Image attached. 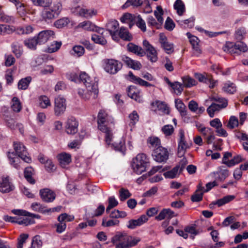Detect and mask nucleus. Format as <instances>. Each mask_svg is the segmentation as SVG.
<instances>
[{
    "label": "nucleus",
    "mask_w": 248,
    "mask_h": 248,
    "mask_svg": "<svg viewBox=\"0 0 248 248\" xmlns=\"http://www.w3.org/2000/svg\"><path fill=\"white\" fill-rule=\"evenodd\" d=\"M1 33L2 35L10 34L14 32L16 33L17 28L13 26L2 24Z\"/></svg>",
    "instance_id": "obj_42"
},
{
    "label": "nucleus",
    "mask_w": 248,
    "mask_h": 248,
    "mask_svg": "<svg viewBox=\"0 0 248 248\" xmlns=\"http://www.w3.org/2000/svg\"><path fill=\"white\" fill-rule=\"evenodd\" d=\"M127 50L139 56L142 57L145 55V52L141 46L136 45L132 43H129L127 45Z\"/></svg>",
    "instance_id": "obj_21"
},
{
    "label": "nucleus",
    "mask_w": 248,
    "mask_h": 248,
    "mask_svg": "<svg viewBox=\"0 0 248 248\" xmlns=\"http://www.w3.org/2000/svg\"><path fill=\"white\" fill-rule=\"evenodd\" d=\"M134 22L136 25L143 32L146 31V27L145 21L140 15L134 16Z\"/></svg>",
    "instance_id": "obj_39"
},
{
    "label": "nucleus",
    "mask_w": 248,
    "mask_h": 248,
    "mask_svg": "<svg viewBox=\"0 0 248 248\" xmlns=\"http://www.w3.org/2000/svg\"><path fill=\"white\" fill-rule=\"evenodd\" d=\"M62 9V4L60 1L53 2V6L50 9H45L42 12V17L47 21L57 18Z\"/></svg>",
    "instance_id": "obj_5"
},
{
    "label": "nucleus",
    "mask_w": 248,
    "mask_h": 248,
    "mask_svg": "<svg viewBox=\"0 0 248 248\" xmlns=\"http://www.w3.org/2000/svg\"><path fill=\"white\" fill-rule=\"evenodd\" d=\"M159 42L166 53L170 54L174 52L173 44L168 42L167 37L163 33L159 34Z\"/></svg>",
    "instance_id": "obj_14"
},
{
    "label": "nucleus",
    "mask_w": 248,
    "mask_h": 248,
    "mask_svg": "<svg viewBox=\"0 0 248 248\" xmlns=\"http://www.w3.org/2000/svg\"><path fill=\"white\" fill-rule=\"evenodd\" d=\"M184 87L190 88L196 84V81L193 78L189 76H186L182 78Z\"/></svg>",
    "instance_id": "obj_46"
},
{
    "label": "nucleus",
    "mask_w": 248,
    "mask_h": 248,
    "mask_svg": "<svg viewBox=\"0 0 248 248\" xmlns=\"http://www.w3.org/2000/svg\"><path fill=\"white\" fill-rule=\"evenodd\" d=\"M14 148L18 157L27 163L31 162V158L28 156V153L26 148L22 143L15 142L14 143Z\"/></svg>",
    "instance_id": "obj_9"
},
{
    "label": "nucleus",
    "mask_w": 248,
    "mask_h": 248,
    "mask_svg": "<svg viewBox=\"0 0 248 248\" xmlns=\"http://www.w3.org/2000/svg\"><path fill=\"white\" fill-rule=\"evenodd\" d=\"M120 194V199L122 201H124L129 198L131 194L129 192L128 189H125L124 188H121L119 190Z\"/></svg>",
    "instance_id": "obj_55"
},
{
    "label": "nucleus",
    "mask_w": 248,
    "mask_h": 248,
    "mask_svg": "<svg viewBox=\"0 0 248 248\" xmlns=\"http://www.w3.org/2000/svg\"><path fill=\"white\" fill-rule=\"evenodd\" d=\"M238 119L235 116H231L229 119L227 127L230 129H233L238 125Z\"/></svg>",
    "instance_id": "obj_63"
},
{
    "label": "nucleus",
    "mask_w": 248,
    "mask_h": 248,
    "mask_svg": "<svg viewBox=\"0 0 248 248\" xmlns=\"http://www.w3.org/2000/svg\"><path fill=\"white\" fill-rule=\"evenodd\" d=\"M179 173V166H175L170 170L165 172L164 175L165 178L172 179L176 177Z\"/></svg>",
    "instance_id": "obj_45"
},
{
    "label": "nucleus",
    "mask_w": 248,
    "mask_h": 248,
    "mask_svg": "<svg viewBox=\"0 0 248 248\" xmlns=\"http://www.w3.org/2000/svg\"><path fill=\"white\" fill-rule=\"evenodd\" d=\"M78 122L74 117L69 118L66 123L65 130L68 134H74L78 131Z\"/></svg>",
    "instance_id": "obj_18"
},
{
    "label": "nucleus",
    "mask_w": 248,
    "mask_h": 248,
    "mask_svg": "<svg viewBox=\"0 0 248 248\" xmlns=\"http://www.w3.org/2000/svg\"><path fill=\"white\" fill-rule=\"evenodd\" d=\"M40 106L43 108H46L51 105L49 98L46 96H42L39 98Z\"/></svg>",
    "instance_id": "obj_52"
},
{
    "label": "nucleus",
    "mask_w": 248,
    "mask_h": 248,
    "mask_svg": "<svg viewBox=\"0 0 248 248\" xmlns=\"http://www.w3.org/2000/svg\"><path fill=\"white\" fill-rule=\"evenodd\" d=\"M111 241L116 244V248H128L136 245L140 239L133 237L125 233L118 232L112 238Z\"/></svg>",
    "instance_id": "obj_3"
},
{
    "label": "nucleus",
    "mask_w": 248,
    "mask_h": 248,
    "mask_svg": "<svg viewBox=\"0 0 248 248\" xmlns=\"http://www.w3.org/2000/svg\"><path fill=\"white\" fill-rule=\"evenodd\" d=\"M74 219L73 216L68 215L66 213L62 214L58 217V220L63 221L66 223V222L72 221Z\"/></svg>",
    "instance_id": "obj_58"
},
{
    "label": "nucleus",
    "mask_w": 248,
    "mask_h": 248,
    "mask_svg": "<svg viewBox=\"0 0 248 248\" xmlns=\"http://www.w3.org/2000/svg\"><path fill=\"white\" fill-rule=\"evenodd\" d=\"M14 189V186L10 181L8 176L2 177L0 178V191L8 193Z\"/></svg>",
    "instance_id": "obj_15"
},
{
    "label": "nucleus",
    "mask_w": 248,
    "mask_h": 248,
    "mask_svg": "<svg viewBox=\"0 0 248 248\" xmlns=\"http://www.w3.org/2000/svg\"><path fill=\"white\" fill-rule=\"evenodd\" d=\"M141 0H127L126 2L123 5V8H126L130 5L138 7L140 6L142 4Z\"/></svg>",
    "instance_id": "obj_51"
},
{
    "label": "nucleus",
    "mask_w": 248,
    "mask_h": 248,
    "mask_svg": "<svg viewBox=\"0 0 248 248\" xmlns=\"http://www.w3.org/2000/svg\"><path fill=\"white\" fill-rule=\"evenodd\" d=\"M6 125L11 129H15L16 127H18L21 133H23V126L20 124H16L15 120L13 118H9L6 120Z\"/></svg>",
    "instance_id": "obj_30"
},
{
    "label": "nucleus",
    "mask_w": 248,
    "mask_h": 248,
    "mask_svg": "<svg viewBox=\"0 0 248 248\" xmlns=\"http://www.w3.org/2000/svg\"><path fill=\"white\" fill-rule=\"evenodd\" d=\"M120 221L117 219H110L107 221L106 219L103 218L102 225L104 227H111L117 226L119 224Z\"/></svg>",
    "instance_id": "obj_53"
},
{
    "label": "nucleus",
    "mask_w": 248,
    "mask_h": 248,
    "mask_svg": "<svg viewBox=\"0 0 248 248\" xmlns=\"http://www.w3.org/2000/svg\"><path fill=\"white\" fill-rule=\"evenodd\" d=\"M31 209L36 212L45 213L46 212V209L40 203L33 202L31 205Z\"/></svg>",
    "instance_id": "obj_56"
},
{
    "label": "nucleus",
    "mask_w": 248,
    "mask_h": 248,
    "mask_svg": "<svg viewBox=\"0 0 248 248\" xmlns=\"http://www.w3.org/2000/svg\"><path fill=\"white\" fill-rule=\"evenodd\" d=\"M143 46L145 49V55L151 62H156L158 60L157 53L155 48L147 40L143 41Z\"/></svg>",
    "instance_id": "obj_11"
},
{
    "label": "nucleus",
    "mask_w": 248,
    "mask_h": 248,
    "mask_svg": "<svg viewBox=\"0 0 248 248\" xmlns=\"http://www.w3.org/2000/svg\"><path fill=\"white\" fill-rule=\"evenodd\" d=\"M185 232L187 233H190L192 235L190 237L192 239L194 238V236L199 233L198 231L196 229V228L194 226H187L185 228Z\"/></svg>",
    "instance_id": "obj_62"
},
{
    "label": "nucleus",
    "mask_w": 248,
    "mask_h": 248,
    "mask_svg": "<svg viewBox=\"0 0 248 248\" xmlns=\"http://www.w3.org/2000/svg\"><path fill=\"white\" fill-rule=\"evenodd\" d=\"M211 100L215 101L216 102V103L217 104V105H219L220 107H222L224 102H225L226 104V105H225V108L228 105V100L223 97L214 96L211 98Z\"/></svg>",
    "instance_id": "obj_57"
},
{
    "label": "nucleus",
    "mask_w": 248,
    "mask_h": 248,
    "mask_svg": "<svg viewBox=\"0 0 248 248\" xmlns=\"http://www.w3.org/2000/svg\"><path fill=\"white\" fill-rule=\"evenodd\" d=\"M33 31V27L31 25H27L25 27H17L16 34L18 35L28 34L31 33Z\"/></svg>",
    "instance_id": "obj_38"
},
{
    "label": "nucleus",
    "mask_w": 248,
    "mask_h": 248,
    "mask_svg": "<svg viewBox=\"0 0 248 248\" xmlns=\"http://www.w3.org/2000/svg\"><path fill=\"white\" fill-rule=\"evenodd\" d=\"M72 13L86 18H89L96 15V11L93 9H86L78 6L71 9Z\"/></svg>",
    "instance_id": "obj_10"
},
{
    "label": "nucleus",
    "mask_w": 248,
    "mask_h": 248,
    "mask_svg": "<svg viewBox=\"0 0 248 248\" xmlns=\"http://www.w3.org/2000/svg\"><path fill=\"white\" fill-rule=\"evenodd\" d=\"M111 146L116 151L123 152L125 149L124 141L122 139H121L118 141L113 142Z\"/></svg>",
    "instance_id": "obj_48"
},
{
    "label": "nucleus",
    "mask_w": 248,
    "mask_h": 248,
    "mask_svg": "<svg viewBox=\"0 0 248 248\" xmlns=\"http://www.w3.org/2000/svg\"><path fill=\"white\" fill-rule=\"evenodd\" d=\"M54 33L51 30H45L40 32L36 37L38 44H42L46 43L48 40L53 38Z\"/></svg>",
    "instance_id": "obj_16"
},
{
    "label": "nucleus",
    "mask_w": 248,
    "mask_h": 248,
    "mask_svg": "<svg viewBox=\"0 0 248 248\" xmlns=\"http://www.w3.org/2000/svg\"><path fill=\"white\" fill-rule=\"evenodd\" d=\"M127 94L131 98L140 103L142 101L141 92L134 86H130L127 90Z\"/></svg>",
    "instance_id": "obj_19"
},
{
    "label": "nucleus",
    "mask_w": 248,
    "mask_h": 248,
    "mask_svg": "<svg viewBox=\"0 0 248 248\" xmlns=\"http://www.w3.org/2000/svg\"><path fill=\"white\" fill-rule=\"evenodd\" d=\"M246 33V30L244 27L238 29L235 33V38L237 40H242L244 38V35Z\"/></svg>",
    "instance_id": "obj_64"
},
{
    "label": "nucleus",
    "mask_w": 248,
    "mask_h": 248,
    "mask_svg": "<svg viewBox=\"0 0 248 248\" xmlns=\"http://www.w3.org/2000/svg\"><path fill=\"white\" fill-rule=\"evenodd\" d=\"M65 99L60 96L55 100L54 112L56 116H59L64 113L66 109Z\"/></svg>",
    "instance_id": "obj_13"
},
{
    "label": "nucleus",
    "mask_w": 248,
    "mask_h": 248,
    "mask_svg": "<svg viewBox=\"0 0 248 248\" xmlns=\"http://www.w3.org/2000/svg\"><path fill=\"white\" fill-rule=\"evenodd\" d=\"M76 28H82L88 31H94L96 28V26L90 21H84L80 23L76 27Z\"/></svg>",
    "instance_id": "obj_29"
},
{
    "label": "nucleus",
    "mask_w": 248,
    "mask_h": 248,
    "mask_svg": "<svg viewBox=\"0 0 248 248\" xmlns=\"http://www.w3.org/2000/svg\"><path fill=\"white\" fill-rule=\"evenodd\" d=\"M31 81V78L28 77L20 79L18 83V89L19 90H26L30 82Z\"/></svg>",
    "instance_id": "obj_34"
},
{
    "label": "nucleus",
    "mask_w": 248,
    "mask_h": 248,
    "mask_svg": "<svg viewBox=\"0 0 248 248\" xmlns=\"http://www.w3.org/2000/svg\"><path fill=\"white\" fill-rule=\"evenodd\" d=\"M175 216H176V215L170 209H164L160 212L158 215L156 217V218L157 220H161L165 218H171Z\"/></svg>",
    "instance_id": "obj_23"
},
{
    "label": "nucleus",
    "mask_w": 248,
    "mask_h": 248,
    "mask_svg": "<svg viewBox=\"0 0 248 248\" xmlns=\"http://www.w3.org/2000/svg\"><path fill=\"white\" fill-rule=\"evenodd\" d=\"M108 205L106 209V213H109L111 209L117 206L118 204V201L114 197H110L108 199Z\"/></svg>",
    "instance_id": "obj_50"
},
{
    "label": "nucleus",
    "mask_w": 248,
    "mask_h": 248,
    "mask_svg": "<svg viewBox=\"0 0 248 248\" xmlns=\"http://www.w3.org/2000/svg\"><path fill=\"white\" fill-rule=\"evenodd\" d=\"M11 108L13 110L16 112L20 111L22 106L20 101L16 97H14L11 101Z\"/></svg>",
    "instance_id": "obj_40"
},
{
    "label": "nucleus",
    "mask_w": 248,
    "mask_h": 248,
    "mask_svg": "<svg viewBox=\"0 0 248 248\" xmlns=\"http://www.w3.org/2000/svg\"><path fill=\"white\" fill-rule=\"evenodd\" d=\"M152 105L155 106L158 110L161 111L164 114H168L170 112L169 108L164 102L155 101L152 103Z\"/></svg>",
    "instance_id": "obj_25"
},
{
    "label": "nucleus",
    "mask_w": 248,
    "mask_h": 248,
    "mask_svg": "<svg viewBox=\"0 0 248 248\" xmlns=\"http://www.w3.org/2000/svg\"><path fill=\"white\" fill-rule=\"evenodd\" d=\"M123 67L121 62L113 59H108L104 60V69L110 74L118 73Z\"/></svg>",
    "instance_id": "obj_6"
},
{
    "label": "nucleus",
    "mask_w": 248,
    "mask_h": 248,
    "mask_svg": "<svg viewBox=\"0 0 248 248\" xmlns=\"http://www.w3.org/2000/svg\"><path fill=\"white\" fill-rule=\"evenodd\" d=\"M147 143L150 148L156 149L158 146H161L160 139L156 137H150L147 140Z\"/></svg>",
    "instance_id": "obj_33"
},
{
    "label": "nucleus",
    "mask_w": 248,
    "mask_h": 248,
    "mask_svg": "<svg viewBox=\"0 0 248 248\" xmlns=\"http://www.w3.org/2000/svg\"><path fill=\"white\" fill-rule=\"evenodd\" d=\"M152 156L154 160L158 163L165 162L169 158V153L167 149L158 146L154 149L152 153Z\"/></svg>",
    "instance_id": "obj_8"
},
{
    "label": "nucleus",
    "mask_w": 248,
    "mask_h": 248,
    "mask_svg": "<svg viewBox=\"0 0 248 248\" xmlns=\"http://www.w3.org/2000/svg\"><path fill=\"white\" fill-rule=\"evenodd\" d=\"M222 90L227 93L233 94L236 91V86L234 83L228 81L224 84Z\"/></svg>",
    "instance_id": "obj_28"
},
{
    "label": "nucleus",
    "mask_w": 248,
    "mask_h": 248,
    "mask_svg": "<svg viewBox=\"0 0 248 248\" xmlns=\"http://www.w3.org/2000/svg\"><path fill=\"white\" fill-rule=\"evenodd\" d=\"M179 139L178 141V155L179 157H183L187 149L189 148V145L186 142L185 138L184 132L182 130H180L179 132Z\"/></svg>",
    "instance_id": "obj_12"
},
{
    "label": "nucleus",
    "mask_w": 248,
    "mask_h": 248,
    "mask_svg": "<svg viewBox=\"0 0 248 248\" xmlns=\"http://www.w3.org/2000/svg\"><path fill=\"white\" fill-rule=\"evenodd\" d=\"M118 35L122 39L125 41H130L133 39L132 34L127 29L123 27L120 29Z\"/></svg>",
    "instance_id": "obj_24"
},
{
    "label": "nucleus",
    "mask_w": 248,
    "mask_h": 248,
    "mask_svg": "<svg viewBox=\"0 0 248 248\" xmlns=\"http://www.w3.org/2000/svg\"><path fill=\"white\" fill-rule=\"evenodd\" d=\"M72 54L77 57H80L84 53V48L81 46H76L73 47Z\"/></svg>",
    "instance_id": "obj_59"
},
{
    "label": "nucleus",
    "mask_w": 248,
    "mask_h": 248,
    "mask_svg": "<svg viewBox=\"0 0 248 248\" xmlns=\"http://www.w3.org/2000/svg\"><path fill=\"white\" fill-rule=\"evenodd\" d=\"M24 44L29 49L35 50L36 49L37 45L38 44V42L36 37H34L25 40Z\"/></svg>",
    "instance_id": "obj_35"
},
{
    "label": "nucleus",
    "mask_w": 248,
    "mask_h": 248,
    "mask_svg": "<svg viewBox=\"0 0 248 248\" xmlns=\"http://www.w3.org/2000/svg\"><path fill=\"white\" fill-rule=\"evenodd\" d=\"M79 77L86 87V90H78L79 95L85 100L96 99L98 93V79L95 78H91L85 72H82Z\"/></svg>",
    "instance_id": "obj_1"
},
{
    "label": "nucleus",
    "mask_w": 248,
    "mask_h": 248,
    "mask_svg": "<svg viewBox=\"0 0 248 248\" xmlns=\"http://www.w3.org/2000/svg\"><path fill=\"white\" fill-rule=\"evenodd\" d=\"M149 163V159L145 154H139L133 159L132 167L136 173L141 174L146 170Z\"/></svg>",
    "instance_id": "obj_4"
},
{
    "label": "nucleus",
    "mask_w": 248,
    "mask_h": 248,
    "mask_svg": "<svg viewBox=\"0 0 248 248\" xmlns=\"http://www.w3.org/2000/svg\"><path fill=\"white\" fill-rule=\"evenodd\" d=\"M217 174V178L218 180L223 181L228 176V171L227 170L220 169V170L216 172Z\"/></svg>",
    "instance_id": "obj_61"
},
{
    "label": "nucleus",
    "mask_w": 248,
    "mask_h": 248,
    "mask_svg": "<svg viewBox=\"0 0 248 248\" xmlns=\"http://www.w3.org/2000/svg\"><path fill=\"white\" fill-rule=\"evenodd\" d=\"M12 52L15 54L17 58L21 57L23 53L22 46L18 42H15L12 44Z\"/></svg>",
    "instance_id": "obj_31"
},
{
    "label": "nucleus",
    "mask_w": 248,
    "mask_h": 248,
    "mask_svg": "<svg viewBox=\"0 0 248 248\" xmlns=\"http://www.w3.org/2000/svg\"><path fill=\"white\" fill-rule=\"evenodd\" d=\"M34 5L49 7L52 3V0H31Z\"/></svg>",
    "instance_id": "obj_44"
},
{
    "label": "nucleus",
    "mask_w": 248,
    "mask_h": 248,
    "mask_svg": "<svg viewBox=\"0 0 248 248\" xmlns=\"http://www.w3.org/2000/svg\"><path fill=\"white\" fill-rule=\"evenodd\" d=\"M224 51L231 53L235 54L238 53L236 48H235V44L231 42H227L224 46L223 47Z\"/></svg>",
    "instance_id": "obj_43"
},
{
    "label": "nucleus",
    "mask_w": 248,
    "mask_h": 248,
    "mask_svg": "<svg viewBox=\"0 0 248 248\" xmlns=\"http://www.w3.org/2000/svg\"><path fill=\"white\" fill-rule=\"evenodd\" d=\"M107 30L109 32H114V31H118L119 28V23L116 20H110L106 24Z\"/></svg>",
    "instance_id": "obj_36"
},
{
    "label": "nucleus",
    "mask_w": 248,
    "mask_h": 248,
    "mask_svg": "<svg viewBox=\"0 0 248 248\" xmlns=\"http://www.w3.org/2000/svg\"><path fill=\"white\" fill-rule=\"evenodd\" d=\"M62 46L61 42L54 41L48 46L47 52L53 53L58 51Z\"/></svg>",
    "instance_id": "obj_47"
},
{
    "label": "nucleus",
    "mask_w": 248,
    "mask_h": 248,
    "mask_svg": "<svg viewBox=\"0 0 248 248\" xmlns=\"http://www.w3.org/2000/svg\"><path fill=\"white\" fill-rule=\"evenodd\" d=\"M171 88L174 90L175 93L177 94H180L183 92L184 89L183 84L179 82H175L172 85Z\"/></svg>",
    "instance_id": "obj_60"
},
{
    "label": "nucleus",
    "mask_w": 248,
    "mask_h": 248,
    "mask_svg": "<svg viewBox=\"0 0 248 248\" xmlns=\"http://www.w3.org/2000/svg\"><path fill=\"white\" fill-rule=\"evenodd\" d=\"M225 102L222 106V107H220L219 105H217L216 103H213L212 104L207 108V111L210 117H213L214 116L215 112L218 111L221 109L225 108Z\"/></svg>",
    "instance_id": "obj_27"
},
{
    "label": "nucleus",
    "mask_w": 248,
    "mask_h": 248,
    "mask_svg": "<svg viewBox=\"0 0 248 248\" xmlns=\"http://www.w3.org/2000/svg\"><path fill=\"white\" fill-rule=\"evenodd\" d=\"M39 193L42 200L46 202H52L56 198L55 192L48 188L41 189Z\"/></svg>",
    "instance_id": "obj_17"
},
{
    "label": "nucleus",
    "mask_w": 248,
    "mask_h": 248,
    "mask_svg": "<svg viewBox=\"0 0 248 248\" xmlns=\"http://www.w3.org/2000/svg\"><path fill=\"white\" fill-rule=\"evenodd\" d=\"M175 106L177 110L180 112L181 115L183 116L186 115V107L182 100L180 99H175Z\"/></svg>",
    "instance_id": "obj_37"
},
{
    "label": "nucleus",
    "mask_w": 248,
    "mask_h": 248,
    "mask_svg": "<svg viewBox=\"0 0 248 248\" xmlns=\"http://www.w3.org/2000/svg\"><path fill=\"white\" fill-rule=\"evenodd\" d=\"M234 198L235 196L233 195H227L217 200L215 202H213V204H217L218 207H220L233 201Z\"/></svg>",
    "instance_id": "obj_32"
},
{
    "label": "nucleus",
    "mask_w": 248,
    "mask_h": 248,
    "mask_svg": "<svg viewBox=\"0 0 248 248\" xmlns=\"http://www.w3.org/2000/svg\"><path fill=\"white\" fill-rule=\"evenodd\" d=\"M59 163L62 167L65 168L71 161V155L66 153H62L58 155Z\"/></svg>",
    "instance_id": "obj_22"
},
{
    "label": "nucleus",
    "mask_w": 248,
    "mask_h": 248,
    "mask_svg": "<svg viewBox=\"0 0 248 248\" xmlns=\"http://www.w3.org/2000/svg\"><path fill=\"white\" fill-rule=\"evenodd\" d=\"M34 173V170L32 167H27L24 170L25 179L29 183L32 185L35 183V180L32 177Z\"/></svg>",
    "instance_id": "obj_26"
},
{
    "label": "nucleus",
    "mask_w": 248,
    "mask_h": 248,
    "mask_svg": "<svg viewBox=\"0 0 248 248\" xmlns=\"http://www.w3.org/2000/svg\"><path fill=\"white\" fill-rule=\"evenodd\" d=\"M14 19L13 17L6 15L1 10V7L0 6V22L10 23L14 21Z\"/></svg>",
    "instance_id": "obj_49"
},
{
    "label": "nucleus",
    "mask_w": 248,
    "mask_h": 248,
    "mask_svg": "<svg viewBox=\"0 0 248 248\" xmlns=\"http://www.w3.org/2000/svg\"><path fill=\"white\" fill-rule=\"evenodd\" d=\"M174 7L179 16H182L185 11V4L181 0H176Z\"/></svg>",
    "instance_id": "obj_41"
},
{
    "label": "nucleus",
    "mask_w": 248,
    "mask_h": 248,
    "mask_svg": "<svg viewBox=\"0 0 248 248\" xmlns=\"http://www.w3.org/2000/svg\"><path fill=\"white\" fill-rule=\"evenodd\" d=\"M112 118L104 110H100L97 116L98 129L105 133V141L108 145H110L112 140V133L108 126L109 122H112Z\"/></svg>",
    "instance_id": "obj_2"
},
{
    "label": "nucleus",
    "mask_w": 248,
    "mask_h": 248,
    "mask_svg": "<svg viewBox=\"0 0 248 248\" xmlns=\"http://www.w3.org/2000/svg\"><path fill=\"white\" fill-rule=\"evenodd\" d=\"M148 219L146 215H143L137 219H131L128 222L127 227L128 229H134L137 226H140L146 222Z\"/></svg>",
    "instance_id": "obj_20"
},
{
    "label": "nucleus",
    "mask_w": 248,
    "mask_h": 248,
    "mask_svg": "<svg viewBox=\"0 0 248 248\" xmlns=\"http://www.w3.org/2000/svg\"><path fill=\"white\" fill-rule=\"evenodd\" d=\"M70 22V20L68 18H62L57 20L55 22V26L58 28H62L67 26Z\"/></svg>",
    "instance_id": "obj_54"
},
{
    "label": "nucleus",
    "mask_w": 248,
    "mask_h": 248,
    "mask_svg": "<svg viewBox=\"0 0 248 248\" xmlns=\"http://www.w3.org/2000/svg\"><path fill=\"white\" fill-rule=\"evenodd\" d=\"M164 12L161 6H157L156 7V10L154 11V15L158 22L156 21L154 17L150 16L147 19L148 25L155 27L157 29H159L163 22V18L162 16Z\"/></svg>",
    "instance_id": "obj_7"
}]
</instances>
